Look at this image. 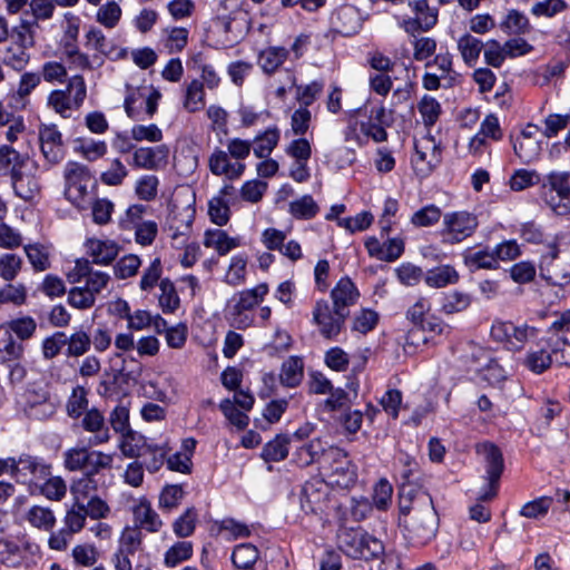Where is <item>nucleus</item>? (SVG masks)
Masks as SVG:
<instances>
[{
  "label": "nucleus",
  "mask_w": 570,
  "mask_h": 570,
  "mask_svg": "<svg viewBox=\"0 0 570 570\" xmlns=\"http://www.w3.org/2000/svg\"><path fill=\"white\" fill-rule=\"evenodd\" d=\"M67 356L79 357L85 355L91 345V337L85 331H77L67 336Z\"/></svg>",
  "instance_id": "61"
},
{
  "label": "nucleus",
  "mask_w": 570,
  "mask_h": 570,
  "mask_svg": "<svg viewBox=\"0 0 570 570\" xmlns=\"http://www.w3.org/2000/svg\"><path fill=\"white\" fill-rule=\"evenodd\" d=\"M471 305V296L466 293L452 291L443 294L441 311L445 314H455L465 311Z\"/></svg>",
  "instance_id": "54"
},
{
  "label": "nucleus",
  "mask_w": 570,
  "mask_h": 570,
  "mask_svg": "<svg viewBox=\"0 0 570 570\" xmlns=\"http://www.w3.org/2000/svg\"><path fill=\"white\" fill-rule=\"evenodd\" d=\"M204 245L206 247H214L219 255H226L238 246V242L229 237L226 232L216 229L205 234Z\"/></svg>",
  "instance_id": "51"
},
{
  "label": "nucleus",
  "mask_w": 570,
  "mask_h": 570,
  "mask_svg": "<svg viewBox=\"0 0 570 570\" xmlns=\"http://www.w3.org/2000/svg\"><path fill=\"white\" fill-rule=\"evenodd\" d=\"M70 491L76 503H83L85 500L97 495L98 479L82 474V476L72 482Z\"/></svg>",
  "instance_id": "43"
},
{
  "label": "nucleus",
  "mask_w": 570,
  "mask_h": 570,
  "mask_svg": "<svg viewBox=\"0 0 570 570\" xmlns=\"http://www.w3.org/2000/svg\"><path fill=\"white\" fill-rule=\"evenodd\" d=\"M552 503L553 499L551 497H539L523 504L520 509V515L528 519H541L548 514Z\"/></svg>",
  "instance_id": "60"
},
{
  "label": "nucleus",
  "mask_w": 570,
  "mask_h": 570,
  "mask_svg": "<svg viewBox=\"0 0 570 570\" xmlns=\"http://www.w3.org/2000/svg\"><path fill=\"white\" fill-rule=\"evenodd\" d=\"M323 483L318 480L306 482L301 492V507L306 513H315L321 509V503L326 499V492L322 490Z\"/></svg>",
  "instance_id": "28"
},
{
  "label": "nucleus",
  "mask_w": 570,
  "mask_h": 570,
  "mask_svg": "<svg viewBox=\"0 0 570 570\" xmlns=\"http://www.w3.org/2000/svg\"><path fill=\"white\" fill-rule=\"evenodd\" d=\"M26 256L36 272H43L50 268V258L48 248L40 243H30L23 245Z\"/></svg>",
  "instance_id": "46"
},
{
  "label": "nucleus",
  "mask_w": 570,
  "mask_h": 570,
  "mask_svg": "<svg viewBox=\"0 0 570 570\" xmlns=\"http://www.w3.org/2000/svg\"><path fill=\"white\" fill-rule=\"evenodd\" d=\"M541 189L547 205L557 215L570 214V171L548 173L543 177Z\"/></svg>",
  "instance_id": "6"
},
{
  "label": "nucleus",
  "mask_w": 570,
  "mask_h": 570,
  "mask_svg": "<svg viewBox=\"0 0 570 570\" xmlns=\"http://www.w3.org/2000/svg\"><path fill=\"white\" fill-rule=\"evenodd\" d=\"M158 306L165 314H174L180 307L175 284L169 278H163L159 282Z\"/></svg>",
  "instance_id": "35"
},
{
  "label": "nucleus",
  "mask_w": 570,
  "mask_h": 570,
  "mask_svg": "<svg viewBox=\"0 0 570 570\" xmlns=\"http://www.w3.org/2000/svg\"><path fill=\"white\" fill-rule=\"evenodd\" d=\"M168 452L169 448L167 444L149 443L145 449L144 454H140V458H144V462L141 463L148 472L155 473L159 471L166 462Z\"/></svg>",
  "instance_id": "41"
},
{
  "label": "nucleus",
  "mask_w": 570,
  "mask_h": 570,
  "mask_svg": "<svg viewBox=\"0 0 570 570\" xmlns=\"http://www.w3.org/2000/svg\"><path fill=\"white\" fill-rule=\"evenodd\" d=\"M540 144L533 137L517 138L513 141V150L515 156L524 164L535 160L540 154Z\"/></svg>",
  "instance_id": "55"
},
{
  "label": "nucleus",
  "mask_w": 570,
  "mask_h": 570,
  "mask_svg": "<svg viewBox=\"0 0 570 570\" xmlns=\"http://www.w3.org/2000/svg\"><path fill=\"white\" fill-rule=\"evenodd\" d=\"M544 345L554 353L556 363L570 366V331L558 337L547 336Z\"/></svg>",
  "instance_id": "45"
},
{
  "label": "nucleus",
  "mask_w": 570,
  "mask_h": 570,
  "mask_svg": "<svg viewBox=\"0 0 570 570\" xmlns=\"http://www.w3.org/2000/svg\"><path fill=\"white\" fill-rule=\"evenodd\" d=\"M183 107L187 112L200 111L206 106L204 85L199 79H193L184 90Z\"/></svg>",
  "instance_id": "30"
},
{
  "label": "nucleus",
  "mask_w": 570,
  "mask_h": 570,
  "mask_svg": "<svg viewBox=\"0 0 570 570\" xmlns=\"http://www.w3.org/2000/svg\"><path fill=\"white\" fill-rule=\"evenodd\" d=\"M86 505L85 503H76L70 508L63 518V524L72 534L80 532L86 523Z\"/></svg>",
  "instance_id": "62"
},
{
  "label": "nucleus",
  "mask_w": 570,
  "mask_h": 570,
  "mask_svg": "<svg viewBox=\"0 0 570 570\" xmlns=\"http://www.w3.org/2000/svg\"><path fill=\"white\" fill-rule=\"evenodd\" d=\"M169 155V148L166 145H157L155 147H139L132 153V167L146 170H157L166 165Z\"/></svg>",
  "instance_id": "18"
},
{
  "label": "nucleus",
  "mask_w": 570,
  "mask_h": 570,
  "mask_svg": "<svg viewBox=\"0 0 570 570\" xmlns=\"http://www.w3.org/2000/svg\"><path fill=\"white\" fill-rule=\"evenodd\" d=\"M421 495H430L425 491H421L419 489H415V485H409L405 483H402L401 490H400V501H399V509L401 519L404 517H409L410 514L416 513L421 508L420 504H417V499Z\"/></svg>",
  "instance_id": "38"
},
{
  "label": "nucleus",
  "mask_w": 570,
  "mask_h": 570,
  "mask_svg": "<svg viewBox=\"0 0 570 570\" xmlns=\"http://www.w3.org/2000/svg\"><path fill=\"white\" fill-rule=\"evenodd\" d=\"M304 376V362L298 356H289L283 364L279 381L286 387H296Z\"/></svg>",
  "instance_id": "33"
},
{
  "label": "nucleus",
  "mask_w": 570,
  "mask_h": 570,
  "mask_svg": "<svg viewBox=\"0 0 570 570\" xmlns=\"http://www.w3.org/2000/svg\"><path fill=\"white\" fill-rule=\"evenodd\" d=\"M68 279L70 283H79L81 279H86L85 286L97 296L107 287L110 276L105 272L95 271L90 261L80 258L76 261L75 267L68 274Z\"/></svg>",
  "instance_id": "16"
},
{
  "label": "nucleus",
  "mask_w": 570,
  "mask_h": 570,
  "mask_svg": "<svg viewBox=\"0 0 570 570\" xmlns=\"http://www.w3.org/2000/svg\"><path fill=\"white\" fill-rule=\"evenodd\" d=\"M0 60L8 69L22 72L31 61L30 49L22 45L8 42L0 48Z\"/></svg>",
  "instance_id": "24"
},
{
  "label": "nucleus",
  "mask_w": 570,
  "mask_h": 570,
  "mask_svg": "<svg viewBox=\"0 0 570 570\" xmlns=\"http://www.w3.org/2000/svg\"><path fill=\"white\" fill-rule=\"evenodd\" d=\"M540 174L534 169L520 168L513 171L509 179V186L513 191H521L532 186L542 184Z\"/></svg>",
  "instance_id": "49"
},
{
  "label": "nucleus",
  "mask_w": 570,
  "mask_h": 570,
  "mask_svg": "<svg viewBox=\"0 0 570 570\" xmlns=\"http://www.w3.org/2000/svg\"><path fill=\"white\" fill-rule=\"evenodd\" d=\"M407 6L413 17L404 18L399 22V27L407 35L428 32L438 23L439 11L431 7L428 0H409Z\"/></svg>",
  "instance_id": "13"
},
{
  "label": "nucleus",
  "mask_w": 570,
  "mask_h": 570,
  "mask_svg": "<svg viewBox=\"0 0 570 570\" xmlns=\"http://www.w3.org/2000/svg\"><path fill=\"white\" fill-rule=\"evenodd\" d=\"M500 29L507 35L520 36L529 33L532 27L523 12L517 9H510L504 19L500 22Z\"/></svg>",
  "instance_id": "37"
},
{
  "label": "nucleus",
  "mask_w": 570,
  "mask_h": 570,
  "mask_svg": "<svg viewBox=\"0 0 570 570\" xmlns=\"http://www.w3.org/2000/svg\"><path fill=\"white\" fill-rule=\"evenodd\" d=\"M268 285L261 283L253 288L235 293L227 303L226 317L230 326L246 330L252 326L254 317L249 312L264 301Z\"/></svg>",
  "instance_id": "3"
},
{
  "label": "nucleus",
  "mask_w": 570,
  "mask_h": 570,
  "mask_svg": "<svg viewBox=\"0 0 570 570\" xmlns=\"http://www.w3.org/2000/svg\"><path fill=\"white\" fill-rule=\"evenodd\" d=\"M475 452L484 465L482 476L484 484L479 490L478 499L490 501L497 497L499 491L500 479L504 471L503 454L498 445L488 441L476 444Z\"/></svg>",
  "instance_id": "4"
},
{
  "label": "nucleus",
  "mask_w": 570,
  "mask_h": 570,
  "mask_svg": "<svg viewBox=\"0 0 570 570\" xmlns=\"http://www.w3.org/2000/svg\"><path fill=\"white\" fill-rule=\"evenodd\" d=\"M341 455L340 448L326 445L321 439L312 440L294 453L295 461L298 465L308 466L316 463L320 470H326L331 464V460Z\"/></svg>",
  "instance_id": "14"
},
{
  "label": "nucleus",
  "mask_w": 570,
  "mask_h": 570,
  "mask_svg": "<svg viewBox=\"0 0 570 570\" xmlns=\"http://www.w3.org/2000/svg\"><path fill=\"white\" fill-rule=\"evenodd\" d=\"M22 354V343L16 341L9 331H0V362L17 361Z\"/></svg>",
  "instance_id": "50"
},
{
  "label": "nucleus",
  "mask_w": 570,
  "mask_h": 570,
  "mask_svg": "<svg viewBox=\"0 0 570 570\" xmlns=\"http://www.w3.org/2000/svg\"><path fill=\"white\" fill-rule=\"evenodd\" d=\"M50 475L51 464L47 463L45 459L26 453L14 458L11 476L17 482L38 485Z\"/></svg>",
  "instance_id": "12"
},
{
  "label": "nucleus",
  "mask_w": 570,
  "mask_h": 570,
  "mask_svg": "<svg viewBox=\"0 0 570 570\" xmlns=\"http://www.w3.org/2000/svg\"><path fill=\"white\" fill-rule=\"evenodd\" d=\"M312 316V322L317 326L320 334L331 341L338 337L348 317L334 306L331 307L326 299L315 302Z\"/></svg>",
  "instance_id": "10"
},
{
  "label": "nucleus",
  "mask_w": 570,
  "mask_h": 570,
  "mask_svg": "<svg viewBox=\"0 0 570 570\" xmlns=\"http://www.w3.org/2000/svg\"><path fill=\"white\" fill-rule=\"evenodd\" d=\"M259 557L258 549L252 543H240L234 548L232 562L238 569H250Z\"/></svg>",
  "instance_id": "47"
},
{
  "label": "nucleus",
  "mask_w": 570,
  "mask_h": 570,
  "mask_svg": "<svg viewBox=\"0 0 570 570\" xmlns=\"http://www.w3.org/2000/svg\"><path fill=\"white\" fill-rule=\"evenodd\" d=\"M287 50L281 47H271L263 50L258 57V65L266 73H273L286 60Z\"/></svg>",
  "instance_id": "52"
},
{
  "label": "nucleus",
  "mask_w": 570,
  "mask_h": 570,
  "mask_svg": "<svg viewBox=\"0 0 570 570\" xmlns=\"http://www.w3.org/2000/svg\"><path fill=\"white\" fill-rule=\"evenodd\" d=\"M67 302L73 308L86 311L96 304V296L85 285L75 286L69 289Z\"/></svg>",
  "instance_id": "58"
},
{
  "label": "nucleus",
  "mask_w": 570,
  "mask_h": 570,
  "mask_svg": "<svg viewBox=\"0 0 570 570\" xmlns=\"http://www.w3.org/2000/svg\"><path fill=\"white\" fill-rule=\"evenodd\" d=\"M479 226L478 216L466 210L450 212L443 215L442 235L450 244L461 243L471 237Z\"/></svg>",
  "instance_id": "11"
},
{
  "label": "nucleus",
  "mask_w": 570,
  "mask_h": 570,
  "mask_svg": "<svg viewBox=\"0 0 570 570\" xmlns=\"http://www.w3.org/2000/svg\"><path fill=\"white\" fill-rule=\"evenodd\" d=\"M546 337L541 338L537 348H530L522 358V365L534 374L546 372L554 361V353L544 345Z\"/></svg>",
  "instance_id": "25"
},
{
  "label": "nucleus",
  "mask_w": 570,
  "mask_h": 570,
  "mask_svg": "<svg viewBox=\"0 0 570 570\" xmlns=\"http://www.w3.org/2000/svg\"><path fill=\"white\" fill-rule=\"evenodd\" d=\"M289 436L284 434L276 435L267 442L262 451V459L265 462H279L288 455Z\"/></svg>",
  "instance_id": "40"
},
{
  "label": "nucleus",
  "mask_w": 570,
  "mask_h": 570,
  "mask_svg": "<svg viewBox=\"0 0 570 570\" xmlns=\"http://www.w3.org/2000/svg\"><path fill=\"white\" fill-rule=\"evenodd\" d=\"M120 435L119 449L126 458H140V454H144L145 449L149 445L144 435L131 429Z\"/></svg>",
  "instance_id": "34"
},
{
  "label": "nucleus",
  "mask_w": 570,
  "mask_h": 570,
  "mask_svg": "<svg viewBox=\"0 0 570 570\" xmlns=\"http://www.w3.org/2000/svg\"><path fill=\"white\" fill-rule=\"evenodd\" d=\"M360 293L348 277H342L331 292L334 308L346 316L350 315V307L356 304Z\"/></svg>",
  "instance_id": "22"
},
{
  "label": "nucleus",
  "mask_w": 570,
  "mask_h": 570,
  "mask_svg": "<svg viewBox=\"0 0 570 570\" xmlns=\"http://www.w3.org/2000/svg\"><path fill=\"white\" fill-rule=\"evenodd\" d=\"M135 524L148 532H158L163 527V521L158 513L151 508L150 502L141 498L132 509Z\"/></svg>",
  "instance_id": "27"
},
{
  "label": "nucleus",
  "mask_w": 570,
  "mask_h": 570,
  "mask_svg": "<svg viewBox=\"0 0 570 570\" xmlns=\"http://www.w3.org/2000/svg\"><path fill=\"white\" fill-rule=\"evenodd\" d=\"M208 167L213 175L224 176L228 180L238 179L245 171V164L232 161L227 151L215 149L208 158Z\"/></svg>",
  "instance_id": "20"
},
{
  "label": "nucleus",
  "mask_w": 570,
  "mask_h": 570,
  "mask_svg": "<svg viewBox=\"0 0 570 570\" xmlns=\"http://www.w3.org/2000/svg\"><path fill=\"white\" fill-rule=\"evenodd\" d=\"M538 328L525 323L517 325L510 321L495 320L492 323L490 335L497 343L511 352L523 350L525 344L538 336Z\"/></svg>",
  "instance_id": "8"
},
{
  "label": "nucleus",
  "mask_w": 570,
  "mask_h": 570,
  "mask_svg": "<svg viewBox=\"0 0 570 570\" xmlns=\"http://www.w3.org/2000/svg\"><path fill=\"white\" fill-rule=\"evenodd\" d=\"M122 14L120 6L116 1H107L97 11V21L108 29L115 28Z\"/></svg>",
  "instance_id": "64"
},
{
  "label": "nucleus",
  "mask_w": 570,
  "mask_h": 570,
  "mask_svg": "<svg viewBox=\"0 0 570 570\" xmlns=\"http://www.w3.org/2000/svg\"><path fill=\"white\" fill-rule=\"evenodd\" d=\"M341 456L331 460L326 470H322L331 485L348 489L357 480L355 465L347 459L346 452L341 449Z\"/></svg>",
  "instance_id": "17"
},
{
  "label": "nucleus",
  "mask_w": 570,
  "mask_h": 570,
  "mask_svg": "<svg viewBox=\"0 0 570 570\" xmlns=\"http://www.w3.org/2000/svg\"><path fill=\"white\" fill-rule=\"evenodd\" d=\"M417 110L422 117L424 126L430 128L438 121L442 109L440 102L435 98L424 95L417 104Z\"/></svg>",
  "instance_id": "57"
},
{
  "label": "nucleus",
  "mask_w": 570,
  "mask_h": 570,
  "mask_svg": "<svg viewBox=\"0 0 570 570\" xmlns=\"http://www.w3.org/2000/svg\"><path fill=\"white\" fill-rule=\"evenodd\" d=\"M87 253L92 258V263L98 265H109L119 253V246L114 240H101L90 238L86 242Z\"/></svg>",
  "instance_id": "26"
},
{
  "label": "nucleus",
  "mask_w": 570,
  "mask_h": 570,
  "mask_svg": "<svg viewBox=\"0 0 570 570\" xmlns=\"http://www.w3.org/2000/svg\"><path fill=\"white\" fill-rule=\"evenodd\" d=\"M23 560L20 547L9 540H0V563L9 568H17Z\"/></svg>",
  "instance_id": "63"
},
{
  "label": "nucleus",
  "mask_w": 570,
  "mask_h": 570,
  "mask_svg": "<svg viewBox=\"0 0 570 570\" xmlns=\"http://www.w3.org/2000/svg\"><path fill=\"white\" fill-rule=\"evenodd\" d=\"M337 540L340 549L355 560L380 559L385 551L383 542L362 528H341Z\"/></svg>",
  "instance_id": "2"
},
{
  "label": "nucleus",
  "mask_w": 570,
  "mask_h": 570,
  "mask_svg": "<svg viewBox=\"0 0 570 570\" xmlns=\"http://www.w3.org/2000/svg\"><path fill=\"white\" fill-rule=\"evenodd\" d=\"M65 196L78 209L83 210L90 204V188L96 186L89 168L77 161H68L63 168Z\"/></svg>",
  "instance_id": "5"
},
{
  "label": "nucleus",
  "mask_w": 570,
  "mask_h": 570,
  "mask_svg": "<svg viewBox=\"0 0 570 570\" xmlns=\"http://www.w3.org/2000/svg\"><path fill=\"white\" fill-rule=\"evenodd\" d=\"M279 130L277 127L267 128L263 134L257 135L254 142V155L257 158H267L279 140Z\"/></svg>",
  "instance_id": "44"
},
{
  "label": "nucleus",
  "mask_w": 570,
  "mask_h": 570,
  "mask_svg": "<svg viewBox=\"0 0 570 570\" xmlns=\"http://www.w3.org/2000/svg\"><path fill=\"white\" fill-rule=\"evenodd\" d=\"M459 279L460 275L458 271L451 265H440L429 269L424 274L425 284L432 288H443L449 285H454Z\"/></svg>",
  "instance_id": "29"
},
{
  "label": "nucleus",
  "mask_w": 570,
  "mask_h": 570,
  "mask_svg": "<svg viewBox=\"0 0 570 570\" xmlns=\"http://www.w3.org/2000/svg\"><path fill=\"white\" fill-rule=\"evenodd\" d=\"M24 520L32 528L45 532L52 531L57 521L53 511L42 505L30 507L24 514Z\"/></svg>",
  "instance_id": "31"
},
{
  "label": "nucleus",
  "mask_w": 570,
  "mask_h": 570,
  "mask_svg": "<svg viewBox=\"0 0 570 570\" xmlns=\"http://www.w3.org/2000/svg\"><path fill=\"white\" fill-rule=\"evenodd\" d=\"M416 503L421 509L410 519L400 518V524L404 525L410 543L414 547H422L436 535L439 518L431 495H421Z\"/></svg>",
  "instance_id": "1"
},
{
  "label": "nucleus",
  "mask_w": 570,
  "mask_h": 570,
  "mask_svg": "<svg viewBox=\"0 0 570 570\" xmlns=\"http://www.w3.org/2000/svg\"><path fill=\"white\" fill-rule=\"evenodd\" d=\"M413 48V59L419 62H426L436 56L438 42L433 37L421 36V33L409 35Z\"/></svg>",
  "instance_id": "36"
},
{
  "label": "nucleus",
  "mask_w": 570,
  "mask_h": 570,
  "mask_svg": "<svg viewBox=\"0 0 570 570\" xmlns=\"http://www.w3.org/2000/svg\"><path fill=\"white\" fill-rule=\"evenodd\" d=\"M318 212L320 206L311 195H303L288 204V213L296 219H312L318 214Z\"/></svg>",
  "instance_id": "42"
},
{
  "label": "nucleus",
  "mask_w": 570,
  "mask_h": 570,
  "mask_svg": "<svg viewBox=\"0 0 570 570\" xmlns=\"http://www.w3.org/2000/svg\"><path fill=\"white\" fill-rule=\"evenodd\" d=\"M114 454L104 453L101 451H90L83 474L97 478L102 470H110L112 468Z\"/></svg>",
  "instance_id": "53"
},
{
  "label": "nucleus",
  "mask_w": 570,
  "mask_h": 570,
  "mask_svg": "<svg viewBox=\"0 0 570 570\" xmlns=\"http://www.w3.org/2000/svg\"><path fill=\"white\" fill-rule=\"evenodd\" d=\"M435 66L438 69V75H442L443 78V87L450 88L454 83V70H453V59L450 52L438 53L434 56L432 60L425 62V67Z\"/></svg>",
  "instance_id": "48"
},
{
  "label": "nucleus",
  "mask_w": 570,
  "mask_h": 570,
  "mask_svg": "<svg viewBox=\"0 0 570 570\" xmlns=\"http://www.w3.org/2000/svg\"><path fill=\"white\" fill-rule=\"evenodd\" d=\"M484 48L482 40L475 38L470 33H464L458 40V50L461 53L463 61L473 67L476 65L480 53Z\"/></svg>",
  "instance_id": "39"
},
{
  "label": "nucleus",
  "mask_w": 570,
  "mask_h": 570,
  "mask_svg": "<svg viewBox=\"0 0 570 570\" xmlns=\"http://www.w3.org/2000/svg\"><path fill=\"white\" fill-rule=\"evenodd\" d=\"M415 154L412 165L417 175L428 176L440 163L441 150L431 135H426L414 142Z\"/></svg>",
  "instance_id": "15"
},
{
  "label": "nucleus",
  "mask_w": 570,
  "mask_h": 570,
  "mask_svg": "<svg viewBox=\"0 0 570 570\" xmlns=\"http://www.w3.org/2000/svg\"><path fill=\"white\" fill-rule=\"evenodd\" d=\"M40 148L46 160L53 165L63 157L62 136L56 125H42L39 128Z\"/></svg>",
  "instance_id": "19"
},
{
  "label": "nucleus",
  "mask_w": 570,
  "mask_h": 570,
  "mask_svg": "<svg viewBox=\"0 0 570 570\" xmlns=\"http://www.w3.org/2000/svg\"><path fill=\"white\" fill-rule=\"evenodd\" d=\"M540 276L552 286L563 287L570 283V250L549 247L539 265Z\"/></svg>",
  "instance_id": "9"
},
{
  "label": "nucleus",
  "mask_w": 570,
  "mask_h": 570,
  "mask_svg": "<svg viewBox=\"0 0 570 570\" xmlns=\"http://www.w3.org/2000/svg\"><path fill=\"white\" fill-rule=\"evenodd\" d=\"M80 426L92 436L89 439L90 445L105 444L110 440L109 428L106 424L104 414L96 407L87 410L82 414Z\"/></svg>",
  "instance_id": "21"
},
{
  "label": "nucleus",
  "mask_w": 570,
  "mask_h": 570,
  "mask_svg": "<svg viewBox=\"0 0 570 570\" xmlns=\"http://www.w3.org/2000/svg\"><path fill=\"white\" fill-rule=\"evenodd\" d=\"M13 193L17 197L29 202L35 199L40 193V185L37 177L28 170V167L16 170L10 177Z\"/></svg>",
  "instance_id": "23"
},
{
  "label": "nucleus",
  "mask_w": 570,
  "mask_h": 570,
  "mask_svg": "<svg viewBox=\"0 0 570 570\" xmlns=\"http://www.w3.org/2000/svg\"><path fill=\"white\" fill-rule=\"evenodd\" d=\"M28 167V158L8 145L0 146V177L12 176L14 171Z\"/></svg>",
  "instance_id": "32"
},
{
  "label": "nucleus",
  "mask_w": 570,
  "mask_h": 570,
  "mask_svg": "<svg viewBox=\"0 0 570 570\" xmlns=\"http://www.w3.org/2000/svg\"><path fill=\"white\" fill-rule=\"evenodd\" d=\"M87 97V87L82 76L76 75L68 81L66 89L52 90L47 105L63 118H69L72 110L79 109Z\"/></svg>",
  "instance_id": "7"
},
{
  "label": "nucleus",
  "mask_w": 570,
  "mask_h": 570,
  "mask_svg": "<svg viewBox=\"0 0 570 570\" xmlns=\"http://www.w3.org/2000/svg\"><path fill=\"white\" fill-rule=\"evenodd\" d=\"M198 520L197 510L191 507L185 510V512L178 517L173 523V531L178 538L190 537L195 529Z\"/></svg>",
  "instance_id": "56"
},
{
  "label": "nucleus",
  "mask_w": 570,
  "mask_h": 570,
  "mask_svg": "<svg viewBox=\"0 0 570 570\" xmlns=\"http://www.w3.org/2000/svg\"><path fill=\"white\" fill-rule=\"evenodd\" d=\"M22 258L13 253L0 255V278L6 282H12L19 275L22 268Z\"/></svg>",
  "instance_id": "59"
}]
</instances>
